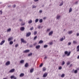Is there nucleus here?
<instances>
[{
    "label": "nucleus",
    "instance_id": "obj_27",
    "mask_svg": "<svg viewBox=\"0 0 79 79\" xmlns=\"http://www.w3.org/2000/svg\"><path fill=\"white\" fill-rule=\"evenodd\" d=\"M34 35H36L37 34V31H35L34 32Z\"/></svg>",
    "mask_w": 79,
    "mask_h": 79
},
{
    "label": "nucleus",
    "instance_id": "obj_55",
    "mask_svg": "<svg viewBox=\"0 0 79 79\" xmlns=\"http://www.w3.org/2000/svg\"><path fill=\"white\" fill-rule=\"evenodd\" d=\"M34 2H37V1H39V0H34Z\"/></svg>",
    "mask_w": 79,
    "mask_h": 79
},
{
    "label": "nucleus",
    "instance_id": "obj_49",
    "mask_svg": "<svg viewBox=\"0 0 79 79\" xmlns=\"http://www.w3.org/2000/svg\"><path fill=\"white\" fill-rule=\"evenodd\" d=\"M47 56H45V57H44V59H45V60L47 59Z\"/></svg>",
    "mask_w": 79,
    "mask_h": 79
},
{
    "label": "nucleus",
    "instance_id": "obj_25",
    "mask_svg": "<svg viewBox=\"0 0 79 79\" xmlns=\"http://www.w3.org/2000/svg\"><path fill=\"white\" fill-rule=\"evenodd\" d=\"M65 64V62H64V61H62V66H63V65H64V64Z\"/></svg>",
    "mask_w": 79,
    "mask_h": 79
},
{
    "label": "nucleus",
    "instance_id": "obj_61",
    "mask_svg": "<svg viewBox=\"0 0 79 79\" xmlns=\"http://www.w3.org/2000/svg\"><path fill=\"white\" fill-rule=\"evenodd\" d=\"M3 79H7V78H3Z\"/></svg>",
    "mask_w": 79,
    "mask_h": 79
},
{
    "label": "nucleus",
    "instance_id": "obj_13",
    "mask_svg": "<svg viewBox=\"0 0 79 79\" xmlns=\"http://www.w3.org/2000/svg\"><path fill=\"white\" fill-rule=\"evenodd\" d=\"M53 34V31H51L49 33V35H52Z\"/></svg>",
    "mask_w": 79,
    "mask_h": 79
},
{
    "label": "nucleus",
    "instance_id": "obj_6",
    "mask_svg": "<svg viewBox=\"0 0 79 79\" xmlns=\"http://www.w3.org/2000/svg\"><path fill=\"white\" fill-rule=\"evenodd\" d=\"M5 40H3V41H2L1 43H0V45H2L5 43Z\"/></svg>",
    "mask_w": 79,
    "mask_h": 79
},
{
    "label": "nucleus",
    "instance_id": "obj_50",
    "mask_svg": "<svg viewBox=\"0 0 79 79\" xmlns=\"http://www.w3.org/2000/svg\"><path fill=\"white\" fill-rule=\"evenodd\" d=\"M13 7L14 8H15V7H16V5H14V6H13Z\"/></svg>",
    "mask_w": 79,
    "mask_h": 79
},
{
    "label": "nucleus",
    "instance_id": "obj_60",
    "mask_svg": "<svg viewBox=\"0 0 79 79\" xmlns=\"http://www.w3.org/2000/svg\"><path fill=\"white\" fill-rule=\"evenodd\" d=\"M77 58V59H79V55L78 56Z\"/></svg>",
    "mask_w": 79,
    "mask_h": 79
},
{
    "label": "nucleus",
    "instance_id": "obj_45",
    "mask_svg": "<svg viewBox=\"0 0 79 79\" xmlns=\"http://www.w3.org/2000/svg\"><path fill=\"white\" fill-rule=\"evenodd\" d=\"M15 47H18V44H16Z\"/></svg>",
    "mask_w": 79,
    "mask_h": 79
},
{
    "label": "nucleus",
    "instance_id": "obj_40",
    "mask_svg": "<svg viewBox=\"0 0 79 79\" xmlns=\"http://www.w3.org/2000/svg\"><path fill=\"white\" fill-rule=\"evenodd\" d=\"M13 44V41H10V44L12 45V44Z\"/></svg>",
    "mask_w": 79,
    "mask_h": 79
},
{
    "label": "nucleus",
    "instance_id": "obj_28",
    "mask_svg": "<svg viewBox=\"0 0 79 79\" xmlns=\"http://www.w3.org/2000/svg\"><path fill=\"white\" fill-rule=\"evenodd\" d=\"M38 21H39V19H37L35 20V23H37V22H38Z\"/></svg>",
    "mask_w": 79,
    "mask_h": 79
},
{
    "label": "nucleus",
    "instance_id": "obj_43",
    "mask_svg": "<svg viewBox=\"0 0 79 79\" xmlns=\"http://www.w3.org/2000/svg\"><path fill=\"white\" fill-rule=\"evenodd\" d=\"M68 45H71V42H69V43H68Z\"/></svg>",
    "mask_w": 79,
    "mask_h": 79
},
{
    "label": "nucleus",
    "instance_id": "obj_15",
    "mask_svg": "<svg viewBox=\"0 0 79 79\" xmlns=\"http://www.w3.org/2000/svg\"><path fill=\"white\" fill-rule=\"evenodd\" d=\"M34 71V69L33 68L31 69L30 70V72L31 73H32V72Z\"/></svg>",
    "mask_w": 79,
    "mask_h": 79
},
{
    "label": "nucleus",
    "instance_id": "obj_32",
    "mask_svg": "<svg viewBox=\"0 0 79 79\" xmlns=\"http://www.w3.org/2000/svg\"><path fill=\"white\" fill-rule=\"evenodd\" d=\"M25 25V22H23V23H22V26H24Z\"/></svg>",
    "mask_w": 79,
    "mask_h": 79
},
{
    "label": "nucleus",
    "instance_id": "obj_26",
    "mask_svg": "<svg viewBox=\"0 0 79 79\" xmlns=\"http://www.w3.org/2000/svg\"><path fill=\"white\" fill-rule=\"evenodd\" d=\"M43 71H45V70H46V68H45V67H44L43 68Z\"/></svg>",
    "mask_w": 79,
    "mask_h": 79
},
{
    "label": "nucleus",
    "instance_id": "obj_9",
    "mask_svg": "<svg viewBox=\"0 0 79 79\" xmlns=\"http://www.w3.org/2000/svg\"><path fill=\"white\" fill-rule=\"evenodd\" d=\"M35 48H36V49H39L40 48V45H38V46H37L35 47Z\"/></svg>",
    "mask_w": 79,
    "mask_h": 79
},
{
    "label": "nucleus",
    "instance_id": "obj_14",
    "mask_svg": "<svg viewBox=\"0 0 79 79\" xmlns=\"http://www.w3.org/2000/svg\"><path fill=\"white\" fill-rule=\"evenodd\" d=\"M32 23V20H30V21L28 22L29 24H31Z\"/></svg>",
    "mask_w": 79,
    "mask_h": 79
},
{
    "label": "nucleus",
    "instance_id": "obj_35",
    "mask_svg": "<svg viewBox=\"0 0 79 79\" xmlns=\"http://www.w3.org/2000/svg\"><path fill=\"white\" fill-rule=\"evenodd\" d=\"M77 73V70H75L74 71V73Z\"/></svg>",
    "mask_w": 79,
    "mask_h": 79
},
{
    "label": "nucleus",
    "instance_id": "obj_31",
    "mask_svg": "<svg viewBox=\"0 0 79 79\" xmlns=\"http://www.w3.org/2000/svg\"><path fill=\"white\" fill-rule=\"evenodd\" d=\"M64 40L63 38L62 37L60 38V41H63Z\"/></svg>",
    "mask_w": 79,
    "mask_h": 79
},
{
    "label": "nucleus",
    "instance_id": "obj_44",
    "mask_svg": "<svg viewBox=\"0 0 79 79\" xmlns=\"http://www.w3.org/2000/svg\"><path fill=\"white\" fill-rule=\"evenodd\" d=\"M50 31V29H48L47 30V31L48 32H49V31Z\"/></svg>",
    "mask_w": 79,
    "mask_h": 79
},
{
    "label": "nucleus",
    "instance_id": "obj_51",
    "mask_svg": "<svg viewBox=\"0 0 79 79\" xmlns=\"http://www.w3.org/2000/svg\"><path fill=\"white\" fill-rule=\"evenodd\" d=\"M77 36H79V33H77Z\"/></svg>",
    "mask_w": 79,
    "mask_h": 79
},
{
    "label": "nucleus",
    "instance_id": "obj_64",
    "mask_svg": "<svg viewBox=\"0 0 79 79\" xmlns=\"http://www.w3.org/2000/svg\"><path fill=\"white\" fill-rule=\"evenodd\" d=\"M37 79H39V78H38Z\"/></svg>",
    "mask_w": 79,
    "mask_h": 79
},
{
    "label": "nucleus",
    "instance_id": "obj_57",
    "mask_svg": "<svg viewBox=\"0 0 79 79\" xmlns=\"http://www.w3.org/2000/svg\"><path fill=\"white\" fill-rule=\"evenodd\" d=\"M8 41H10V38H9L8 40Z\"/></svg>",
    "mask_w": 79,
    "mask_h": 79
},
{
    "label": "nucleus",
    "instance_id": "obj_2",
    "mask_svg": "<svg viewBox=\"0 0 79 79\" xmlns=\"http://www.w3.org/2000/svg\"><path fill=\"white\" fill-rule=\"evenodd\" d=\"M21 40L22 42H23V43H25V44H26V43H27L26 41H25V40H24L23 38H21Z\"/></svg>",
    "mask_w": 79,
    "mask_h": 79
},
{
    "label": "nucleus",
    "instance_id": "obj_3",
    "mask_svg": "<svg viewBox=\"0 0 79 79\" xmlns=\"http://www.w3.org/2000/svg\"><path fill=\"white\" fill-rule=\"evenodd\" d=\"M47 75H48V73H45L43 76V77H46L47 76Z\"/></svg>",
    "mask_w": 79,
    "mask_h": 79
},
{
    "label": "nucleus",
    "instance_id": "obj_29",
    "mask_svg": "<svg viewBox=\"0 0 79 79\" xmlns=\"http://www.w3.org/2000/svg\"><path fill=\"white\" fill-rule=\"evenodd\" d=\"M73 43L74 44H77V42H76V41H73Z\"/></svg>",
    "mask_w": 79,
    "mask_h": 79
},
{
    "label": "nucleus",
    "instance_id": "obj_58",
    "mask_svg": "<svg viewBox=\"0 0 79 79\" xmlns=\"http://www.w3.org/2000/svg\"><path fill=\"white\" fill-rule=\"evenodd\" d=\"M70 66V67H72V66H73V65H72V64H71Z\"/></svg>",
    "mask_w": 79,
    "mask_h": 79
},
{
    "label": "nucleus",
    "instance_id": "obj_21",
    "mask_svg": "<svg viewBox=\"0 0 79 79\" xmlns=\"http://www.w3.org/2000/svg\"><path fill=\"white\" fill-rule=\"evenodd\" d=\"M24 62V60H22L20 61V63H23Z\"/></svg>",
    "mask_w": 79,
    "mask_h": 79
},
{
    "label": "nucleus",
    "instance_id": "obj_7",
    "mask_svg": "<svg viewBox=\"0 0 79 79\" xmlns=\"http://www.w3.org/2000/svg\"><path fill=\"white\" fill-rule=\"evenodd\" d=\"M10 64V61H8L6 63V65L8 66V65H9Z\"/></svg>",
    "mask_w": 79,
    "mask_h": 79
},
{
    "label": "nucleus",
    "instance_id": "obj_10",
    "mask_svg": "<svg viewBox=\"0 0 79 79\" xmlns=\"http://www.w3.org/2000/svg\"><path fill=\"white\" fill-rule=\"evenodd\" d=\"M15 71V69H12L10 70V73H14Z\"/></svg>",
    "mask_w": 79,
    "mask_h": 79
},
{
    "label": "nucleus",
    "instance_id": "obj_62",
    "mask_svg": "<svg viewBox=\"0 0 79 79\" xmlns=\"http://www.w3.org/2000/svg\"><path fill=\"white\" fill-rule=\"evenodd\" d=\"M16 41V40H15L14 41V42H15Z\"/></svg>",
    "mask_w": 79,
    "mask_h": 79
},
{
    "label": "nucleus",
    "instance_id": "obj_56",
    "mask_svg": "<svg viewBox=\"0 0 79 79\" xmlns=\"http://www.w3.org/2000/svg\"><path fill=\"white\" fill-rule=\"evenodd\" d=\"M19 21H22V19H19Z\"/></svg>",
    "mask_w": 79,
    "mask_h": 79
},
{
    "label": "nucleus",
    "instance_id": "obj_63",
    "mask_svg": "<svg viewBox=\"0 0 79 79\" xmlns=\"http://www.w3.org/2000/svg\"><path fill=\"white\" fill-rule=\"evenodd\" d=\"M77 70L79 71V68H78L77 69Z\"/></svg>",
    "mask_w": 79,
    "mask_h": 79
},
{
    "label": "nucleus",
    "instance_id": "obj_24",
    "mask_svg": "<svg viewBox=\"0 0 79 79\" xmlns=\"http://www.w3.org/2000/svg\"><path fill=\"white\" fill-rule=\"evenodd\" d=\"M31 55H32V53H31L28 55V56H31Z\"/></svg>",
    "mask_w": 79,
    "mask_h": 79
},
{
    "label": "nucleus",
    "instance_id": "obj_47",
    "mask_svg": "<svg viewBox=\"0 0 79 79\" xmlns=\"http://www.w3.org/2000/svg\"><path fill=\"white\" fill-rule=\"evenodd\" d=\"M9 31H10V28L9 29L7 30V32H9Z\"/></svg>",
    "mask_w": 79,
    "mask_h": 79
},
{
    "label": "nucleus",
    "instance_id": "obj_4",
    "mask_svg": "<svg viewBox=\"0 0 79 79\" xmlns=\"http://www.w3.org/2000/svg\"><path fill=\"white\" fill-rule=\"evenodd\" d=\"M31 34V32H28V33H27L26 35V36L27 37H29L30 36V35Z\"/></svg>",
    "mask_w": 79,
    "mask_h": 79
},
{
    "label": "nucleus",
    "instance_id": "obj_38",
    "mask_svg": "<svg viewBox=\"0 0 79 79\" xmlns=\"http://www.w3.org/2000/svg\"><path fill=\"white\" fill-rule=\"evenodd\" d=\"M37 36H35V37L34 38V40H35V39H37Z\"/></svg>",
    "mask_w": 79,
    "mask_h": 79
},
{
    "label": "nucleus",
    "instance_id": "obj_33",
    "mask_svg": "<svg viewBox=\"0 0 79 79\" xmlns=\"http://www.w3.org/2000/svg\"><path fill=\"white\" fill-rule=\"evenodd\" d=\"M32 8H35L36 6H33Z\"/></svg>",
    "mask_w": 79,
    "mask_h": 79
},
{
    "label": "nucleus",
    "instance_id": "obj_17",
    "mask_svg": "<svg viewBox=\"0 0 79 79\" xmlns=\"http://www.w3.org/2000/svg\"><path fill=\"white\" fill-rule=\"evenodd\" d=\"M77 52H79V45L77 47Z\"/></svg>",
    "mask_w": 79,
    "mask_h": 79
},
{
    "label": "nucleus",
    "instance_id": "obj_30",
    "mask_svg": "<svg viewBox=\"0 0 79 79\" xmlns=\"http://www.w3.org/2000/svg\"><path fill=\"white\" fill-rule=\"evenodd\" d=\"M47 47H48V45H44V48H47Z\"/></svg>",
    "mask_w": 79,
    "mask_h": 79
},
{
    "label": "nucleus",
    "instance_id": "obj_52",
    "mask_svg": "<svg viewBox=\"0 0 79 79\" xmlns=\"http://www.w3.org/2000/svg\"><path fill=\"white\" fill-rule=\"evenodd\" d=\"M50 45H52V42H51L49 43Z\"/></svg>",
    "mask_w": 79,
    "mask_h": 79
},
{
    "label": "nucleus",
    "instance_id": "obj_16",
    "mask_svg": "<svg viewBox=\"0 0 79 79\" xmlns=\"http://www.w3.org/2000/svg\"><path fill=\"white\" fill-rule=\"evenodd\" d=\"M64 76H65V74H62L61 75V77H64Z\"/></svg>",
    "mask_w": 79,
    "mask_h": 79
},
{
    "label": "nucleus",
    "instance_id": "obj_5",
    "mask_svg": "<svg viewBox=\"0 0 79 79\" xmlns=\"http://www.w3.org/2000/svg\"><path fill=\"white\" fill-rule=\"evenodd\" d=\"M30 52V50H27L24 51L23 52V53H28V52Z\"/></svg>",
    "mask_w": 79,
    "mask_h": 79
},
{
    "label": "nucleus",
    "instance_id": "obj_34",
    "mask_svg": "<svg viewBox=\"0 0 79 79\" xmlns=\"http://www.w3.org/2000/svg\"><path fill=\"white\" fill-rule=\"evenodd\" d=\"M63 5V3H61L59 5V6H62Z\"/></svg>",
    "mask_w": 79,
    "mask_h": 79
},
{
    "label": "nucleus",
    "instance_id": "obj_54",
    "mask_svg": "<svg viewBox=\"0 0 79 79\" xmlns=\"http://www.w3.org/2000/svg\"><path fill=\"white\" fill-rule=\"evenodd\" d=\"M12 39H13V37H11L10 38V40H12Z\"/></svg>",
    "mask_w": 79,
    "mask_h": 79
},
{
    "label": "nucleus",
    "instance_id": "obj_1",
    "mask_svg": "<svg viewBox=\"0 0 79 79\" xmlns=\"http://www.w3.org/2000/svg\"><path fill=\"white\" fill-rule=\"evenodd\" d=\"M71 54V52H68L67 51H65L64 52V54H63L62 55V57H64L66 55H67V56H69Z\"/></svg>",
    "mask_w": 79,
    "mask_h": 79
},
{
    "label": "nucleus",
    "instance_id": "obj_42",
    "mask_svg": "<svg viewBox=\"0 0 79 79\" xmlns=\"http://www.w3.org/2000/svg\"><path fill=\"white\" fill-rule=\"evenodd\" d=\"M39 12H40V13H42V10H40L39 11Z\"/></svg>",
    "mask_w": 79,
    "mask_h": 79
},
{
    "label": "nucleus",
    "instance_id": "obj_53",
    "mask_svg": "<svg viewBox=\"0 0 79 79\" xmlns=\"http://www.w3.org/2000/svg\"><path fill=\"white\" fill-rule=\"evenodd\" d=\"M32 47H33V46L32 45H31L30 46V47H31V48H32Z\"/></svg>",
    "mask_w": 79,
    "mask_h": 79
},
{
    "label": "nucleus",
    "instance_id": "obj_41",
    "mask_svg": "<svg viewBox=\"0 0 79 79\" xmlns=\"http://www.w3.org/2000/svg\"><path fill=\"white\" fill-rule=\"evenodd\" d=\"M61 69H62V67H61V66L59 68V69L61 70Z\"/></svg>",
    "mask_w": 79,
    "mask_h": 79
},
{
    "label": "nucleus",
    "instance_id": "obj_20",
    "mask_svg": "<svg viewBox=\"0 0 79 79\" xmlns=\"http://www.w3.org/2000/svg\"><path fill=\"white\" fill-rule=\"evenodd\" d=\"M68 33L69 34H72V33H73V31H69Z\"/></svg>",
    "mask_w": 79,
    "mask_h": 79
},
{
    "label": "nucleus",
    "instance_id": "obj_22",
    "mask_svg": "<svg viewBox=\"0 0 79 79\" xmlns=\"http://www.w3.org/2000/svg\"><path fill=\"white\" fill-rule=\"evenodd\" d=\"M43 41L41 40L39 42V44H42V43H43Z\"/></svg>",
    "mask_w": 79,
    "mask_h": 79
},
{
    "label": "nucleus",
    "instance_id": "obj_37",
    "mask_svg": "<svg viewBox=\"0 0 79 79\" xmlns=\"http://www.w3.org/2000/svg\"><path fill=\"white\" fill-rule=\"evenodd\" d=\"M43 66V64L42 63L39 66L40 67H42Z\"/></svg>",
    "mask_w": 79,
    "mask_h": 79
},
{
    "label": "nucleus",
    "instance_id": "obj_23",
    "mask_svg": "<svg viewBox=\"0 0 79 79\" xmlns=\"http://www.w3.org/2000/svg\"><path fill=\"white\" fill-rule=\"evenodd\" d=\"M43 22V20L42 19H40L39 20V22L41 23Z\"/></svg>",
    "mask_w": 79,
    "mask_h": 79
},
{
    "label": "nucleus",
    "instance_id": "obj_12",
    "mask_svg": "<svg viewBox=\"0 0 79 79\" xmlns=\"http://www.w3.org/2000/svg\"><path fill=\"white\" fill-rule=\"evenodd\" d=\"M61 17V16L60 15H57V17H56V19H60V18Z\"/></svg>",
    "mask_w": 79,
    "mask_h": 79
},
{
    "label": "nucleus",
    "instance_id": "obj_48",
    "mask_svg": "<svg viewBox=\"0 0 79 79\" xmlns=\"http://www.w3.org/2000/svg\"><path fill=\"white\" fill-rule=\"evenodd\" d=\"M78 3V2L77 1L75 3V4H77Z\"/></svg>",
    "mask_w": 79,
    "mask_h": 79
},
{
    "label": "nucleus",
    "instance_id": "obj_19",
    "mask_svg": "<svg viewBox=\"0 0 79 79\" xmlns=\"http://www.w3.org/2000/svg\"><path fill=\"white\" fill-rule=\"evenodd\" d=\"M72 8H70L69 9V13H71V12L72 11Z\"/></svg>",
    "mask_w": 79,
    "mask_h": 79
},
{
    "label": "nucleus",
    "instance_id": "obj_59",
    "mask_svg": "<svg viewBox=\"0 0 79 79\" xmlns=\"http://www.w3.org/2000/svg\"><path fill=\"white\" fill-rule=\"evenodd\" d=\"M40 26H38V29H40Z\"/></svg>",
    "mask_w": 79,
    "mask_h": 79
},
{
    "label": "nucleus",
    "instance_id": "obj_8",
    "mask_svg": "<svg viewBox=\"0 0 79 79\" xmlns=\"http://www.w3.org/2000/svg\"><path fill=\"white\" fill-rule=\"evenodd\" d=\"M24 27H21L20 28V29L21 31H24Z\"/></svg>",
    "mask_w": 79,
    "mask_h": 79
},
{
    "label": "nucleus",
    "instance_id": "obj_46",
    "mask_svg": "<svg viewBox=\"0 0 79 79\" xmlns=\"http://www.w3.org/2000/svg\"><path fill=\"white\" fill-rule=\"evenodd\" d=\"M0 13H1V15L2 14V10H0Z\"/></svg>",
    "mask_w": 79,
    "mask_h": 79
},
{
    "label": "nucleus",
    "instance_id": "obj_11",
    "mask_svg": "<svg viewBox=\"0 0 79 79\" xmlns=\"http://www.w3.org/2000/svg\"><path fill=\"white\" fill-rule=\"evenodd\" d=\"M24 76V74L23 73H22L19 76L20 77H23V76Z\"/></svg>",
    "mask_w": 79,
    "mask_h": 79
},
{
    "label": "nucleus",
    "instance_id": "obj_18",
    "mask_svg": "<svg viewBox=\"0 0 79 79\" xmlns=\"http://www.w3.org/2000/svg\"><path fill=\"white\" fill-rule=\"evenodd\" d=\"M25 66L27 68L28 66V63H26L25 65Z\"/></svg>",
    "mask_w": 79,
    "mask_h": 79
},
{
    "label": "nucleus",
    "instance_id": "obj_36",
    "mask_svg": "<svg viewBox=\"0 0 79 79\" xmlns=\"http://www.w3.org/2000/svg\"><path fill=\"white\" fill-rule=\"evenodd\" d=\"M70 64V62H69V61H68L67 63V65H69V64Z\"/></svg>",
    "mask_w": 79,
    "mask_h": 79
},
{
    "label": "nucleus",
    "instance_id": "obj_39",
    "mask_svg": "<svg viewBox=\"0 0 79 79\" xmlns=\"http://www.w3.org/2000/svg\"><path fill=\"white\" fill-rule=\"evenodd\" d=\"M34 29V28L33 27H32L31 28H30V29L31 31H32V30H33V29Z\"/></svg>",
    "mask_w": 79,
    "mask_h": 79
}]
</instances>
